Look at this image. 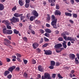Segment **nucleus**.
<instances>
[{"mask_svg": "<svg viewBox=\"0 0 79 79\" xmlns=\"http://www.w3.org/2000/svg\"><path fill=\"white\" fill-rule=\"evenodd\" d=\"M3 34L10 35L13 34V31L11 30H6V29L4 28L3 30Z\"/></svg>", "mask_w": 79, "mask_h": 79, "instance_id": "f257e3e1", "label": "nucleus"}, {"mask_svg": "<svg viewBox=\"0 0 79 79\" xmlns=\"http://www.w3.org/2000/svg\"><path fill=\"white\" fill-rule=\"evenodd\" d=\"M10 21L14 23H16L17 22H19V19L18 18H16L15 17H13L12 19H10Z\"/></svg>", "mask_w": 79, "mask_h": 79, "instance_id": "f03ea898", "label": "nucleus"}, {"mask_svg": "<svg viewBox=\"0 0 79 79\" xmlns=\"http://www.w3.org/2000/svg\"><path fill=\"white\" fill-rule=\"evenodd\" d=\"M44 54L46 55H50L52 54V51L50 50H44Z\"/></svg>", "mask_w": 79, "mask_h": 79, "instance_id": "7ed1b4c3", "label": "nucleus"}, {"mask_svg": "<svg viewBox=\"0 0 79 79\" xmlns=\"http://www.w3.org/2000/svg\"><path fill=\"white\" fill-rule=\"evenodd\" d=\"M68 40L71 41V43H72V44H74V41H76V39L73 38L72 37H68Z\"/></svg>", "mask_w": 79, "mask_h": 79, "instance_id": "20e7f679", "label": "nucleus"}, {"mask_svg": "<svg viewBox=\"0 0 79 79\" xmlns=\"http://www.w3.org/2000/svg\"><path fill=\"white\" fill-rule=\"evenodd\" d=\"M39 46V44L36 42L32 44L33 48L34 49H36L37 48H38Z\"/></svg>", "mask_w": 79, "mask_h": 79, "instance_id": "39448f33", "label": "nucleus"}, {"mask_svg": "<svg viewBox=\"0 0 79 79\" xmlns=\"http://www.w3.org/2000/svg\"><path fill=\"white\" fill-rule=\"evenodd\" d=\"M57 22V19H56L54 20H52L51 22V25L52 26H56V23Z\"/></svg>", "mask_w": 79, "mask_h": 79, "instance_id": "423d86ee", "label": "nucleus"}, {"mask_svg": "<svg viewBox=\"0 0 79 79\" xmlns=\"http://www.w3.org/2000/svg\"><path fill=\"white\" fill-rule=\"evenodd\" d=\"M32 14L35 16L36 17H38L39 16V14L37 13V12L35 10H34L32 11Z\"/></svg>", "mask_w": 79, "mask_h": 79, "instance_id": "0eeeda50", "label": "nucleus"}, {"mask_svg": "<svg viewBox=\"0 0 79 79\" xmlns=\"http://www.w3.org/2000/svg\"><path fill=\"white\" fill-rule=\"evenodd\" d=\"M15 68H16V66H13L9 68L8 70L9 71H10L11 73H12V71H13V70H14Z\"/></svg>", "mask_w": 79, "mask_h": 79, "instance_id": "6e6552de", "label": "nucleus"}, {"mask_svg": "<svg viewBox=\"0 0 79 79\" xmlns=\"http://www.w3.org/2000/svg\"><path fill=\"white\" fill-rule=\"evenodd\" d=\"M2 23H4L6 25V26H7V25H10V24H11V23H10V22H9V21L8 20H3L2 22Z\"/></svg>", "mask_w": 79, "mask_h": 79, "instance_id": "1a4fd4ad", "label": "nucleus"}, {"mask_svg": "<svg viewBox=\"0 0 79 79\" xmlns=\"http://www.w3.org/2000/svg\"><path fill=\"white\" fill-rule=\"evenodd\" d=\"M4 40L5 41L4 42V45H6V44H5V43H6V44H7L8 45L9 44H10L11 41H10V40H8L6 39H4Z\"/></svg>", "mask_w": 79, "mask_h": 79, "instance_id": "9d476101", "label": "nucleus"}, {"mask_svg": "<svg viewBox=\"0 0 79 79\" xmlns=\"http://www.w3.org/2000/svg\"><path fill=\"white\" fill-rule=\"evenodd\" d=\"M62 47V44H56L54 46L55 48L57 49L58 48H60V47Z\"/></svg>", "mask_w": 79, "mask_h": 79, "instance_id": "9b49d317", "label": "nucleus"}, {"mask_svg": "<svg viewBox=\"0 0 79 79\" xmlns=\"http://www.w3.org/2000/svg\"><path fill=\"white\" fill-rule=\"evenodd\" d=\"M44 76L46 79L50 78V75L48 73H45L44 74Z\"/></svg>", "mask_w": 79, "mask_h": 79, "instance_id": "f8f14e48", "label": "nucleus"}, {"mask_svg": "<svg viewBox=\"0 0 79 79\" xmlns=\"http://www.w3.org/2000/svg\"><path fill=\"white\" fill-rule=\"evenodd\" d=\"M38 69L39 71L41 72H44V68H43L42 66L40 65L38 66Z\"/></svg>", "mask_w": 79, "mask_h": 79, "instance_id": "ddd939ff", "label": "nucleus"}, {"mask_svg": "<svg viewBox=\"0 0 79 79\" xmlns=\"http://www.w3.org/2000/svg\"><path fill=\"white\" fill-rule=\"evenodd\" d=\"M55 15H57L59 16H61V12L58 10H56L55 12Z\"/></svg>", "mask_w": 79, "mask_h": 79, "instance_id": "4468645a", "label": "nucleus"}, {"mask_svg": "<svg viewBox=\"0 0 79 79\" xmlns=\"http://www.w3.org/2000/svg\"><path fill=\"white\" fill-rule=\"evenodd\" d=\"M56 2V0H52V2L50 3H51L50 4L51 6H55V2Z\"/></svg>", "mask_w": 79, "mask_h": 79, "instance_id": "2eb2a0df", "label": "nucleus"}, {"mask_svg": "<svg viewBox=\"0 0 79 79\" xmlns=\"http://www.w3.org/2000/svg\"><path fill=\"white\" fill-rule=\"evenodd\" d=\"M22 15V14H19L18 13H16L14 15V16L17 17H20V16H21Z\"/></svg>", "mask_w": 79, "mask_h": 79, "instance_id": "dca6fc26", "label": "nucleus"}, {"mask_svg": "<svg viewBox=\"0 0 79 79\" xmlns=\"http://www.w3.org/2000/svg\"><path fill=\"white\" fill-rule=\"evenodd\" d=\"M65 16H69V17H71L72 16V14L69 13L65 12Z\"/></svg>", "mask_w": 79, "mask_h": 79, "instance_id": "f3484780", "label": "nucleus"}, {"mask_svg": "<svg viewBox=\"0 0 79 79\" xmlns=\"http://www.w3.org/2000/svg\"><path fill=\"white\" fill-rule=\"evenodd\" d=\"M4 9V6L2 4L0 3V10L2 11Z\"/></svg>", "mask_w": 79, "mask_h": 79, "instance_id": "a211bd4d", "label": "nucleus"}, {"mask_svg": "<svg viewBox=\"0 0 79 79\" xmlns=\"http://www.w3.org/2000/svg\"><path fill=\"white\" fill-rule=\"evenodd\" d=\"M9 74H10V71L8 70H6L5 72L4 73V75L5 76H7Z\"/></svg>", "mask_w": 79, "mask_h": 79, "instance_id": "6ab92c4d", "label": "nucleus"}, {"mask_svg": "<svg viewBox=\"0 0 79 79\" xmlns=\"http://www.w3.org/2000/svg\"><path fill=\"white\" fill-rule=\"evenodd\" d=\"M45 31L46 32H48V33H51V32H52L51 30L48 29H46L45 30Z\"/></svg>", "mask_w": 79, "mask_h": 79, "instance_id": "aec40b11", "label": "nucleus"}, {"mask_svg": "<svg viewBox=\"0 0 79 79\" xmlns=\"http://www.w3.org/2000/svg\"><path fill=\"white\" fill-rule=\"evenodd\" d=\"M50 15L49 14H47V21H50V20L51 18Z\"/></svg>", "mask_w": 79, "mask_h": 79, "instance_id": "412c9836", "label": "nucleus"}, {"mask_svg": "<svg viewBox=\"0 0 79 79\" xmlns=\"http://www.w3.org/2000/svg\"><path fill=\"white\" fill-rule=\"evenodd\" d=\"M19 3L21 6H23V1L22 0H19Z\"/></svg>", "mask_w": 79, "mask_h": 79, "instance_id": "4be33fe9", "label": "nucleus"}, {"mask_svg": "<svg viewBox=\"0 0 79 79\" xmlns=\"http://www.w3.org/2000/svg\"><path fill=\"white\" fill-rule=\"evenodd\" d=\"M75 62L76 63V64H79V60H77V58L76 57L75 59Z\"/></svg>", "mask_w": 79, "mask_h": 79, "instance_id": "5701e85b", "label": "nucleus"}, {"mask_svg": "<svg viewBox=\"0 0 79 79\" xmlns=\"http://www.w3.org/2000/svg\"><path fill=\"white\" fill-rule=\"evenodd\" d=\"M51 65L52 66H55V62L53 60L51 61Z\"/></svg>", "mask_w": 79, "mask_h": 79, "instance_id": "b1692460", "label": "nucleus"}, {"mask_svg": "<svg viewBox=\"0 0 79 79\" xmlns=\"http://www.w3.org/2000/svg\"><path fill=\"white\" fill-rule=\"evenodd\" d=\"M14 32L15 34H19V31H18L16 29H15L14 30Z\"/></svg>", "mask_w": 79, "mask_h": 79, "instance_id": "393cba45", "label": "nucleus"}, {"mask_svg": "<svg viewBox=\"0 0 79 79\" xmlns=\"http://www.w3.org/2000/svg\"><path fill=\"white\" fill-rule=\"evenodd\" d=\"M40 44H42L43 43V42H44V39H43V38H41L40 39Z\"/></svg>", "mask_w": 79, "mask_h": 79, "instance_id": "a878e982", "label": "nucleus"}, {"mask_svg": "<svg viewBox=\"0 0 79 79\" xmlns=\"http://www.w3.org/2000/svg\"><path fill=\"white\" fill-rule=\"evenodd\" d=\"M23 40L25 42H27V38L26 37H24L23 38Z\"/></svg>", "mask_w": 79, "mask_h": 79, "instance_id": "bb28decb", "label": "nucleus"}, {"mask_svg": "<svg viewBox=\"0 0 79 79\" xmlns=\"http://www.w3.org/2000/svg\"><path fill=\"white\" fill-rule=\"evenodd\" d=\"M70 56L71 57H72V59H74L75 58V55L73 54H70Z\"/></svg>", "mask_w": 79, "mask_h": 79, "instance_id": "cd10ccee", "label": "nucleus"}, {"mask_svg": "<svg viewBox=\"0 0 79 79\" xmlns=\"http://www.w3.org/2000/svg\"><path fill=\"white\" fill-rule=\"evenodd\" d=\"M62 44L64 48H66L67 47V46L66 45V43H62Z\"/></svg>", "mask_w": 79, "mask_h": 79, "instance_id": "c85d7f7f", "label": "nucleus"}, {"mask_svg": "<svg viewBox=\"0 0 79 79\" xmlns=\"http://www.w3.org/2000/svg\"><path fill=\"white\" fill-rule=\"evenodd\" d=\"M5 44H6V46H7V47H10V48H13V47H12V46L10 44H6V43H5Z\"/></svg>", "mask_w": 79, "mask_h": 79, "instance_id": "c756f323", "label": "nucleus"}, {"mask_svg": "<svg viewBox=\"0 0 79 79\" xmlns=\"http://www.w3.org/2000/svg\"><path fill=\"white\" fill-rule=\"evenodd\" d=\"M44 35L47 37H50V34L49 33H46L44 34Z\"/></svg>", "mask_w": 79, "mask_h": 79, "instance_id": "7c9ffc66", "label": "nucleus"}, {"mask_svg": "<svg viewBox=\"0 0 79 79\" xmlns=\"http://www.w3.org/2000/svg\"><path fill=\"white\" fill-rule=\"evenodd\" d=\"M73 18H77V15L76 14H73Z\"/></svg>", "mask_w": 79, "mask_h": 79, "instance_id": "2f4dec72", "label": "nucleus"}, {"mask_svg": "<svg viewBox=\"0 0 79 79\" xmlns=\"http://www.w3.org/2000/svg\"><path fill=\"white\" fill-rule=\"evenodd\" d=\"M16 71H19L20 70V68L19 67H17L15 69Z\"/></svg>", "mask_w": 79, "mask_h": 79, "instance_id": "473e14b6", "label": "nucleus"}, {"mask_svg": "<svg viewBox=\"0 0 79 79\" xmlns=\"http://www.w3.org/2000/svg\"><path fill=\"white\" fill-rule=\"evenodd\" d=\"M49 68L50 69H54V66L51 65L49 67Z\"/></svg>", "mask_w": 79, "mask_h": 79, "instance_id": "72a5a7b5", "label": "nucleus"}, {"mask_svg": "<svg viewBox=\"0 0 79 79\" xmlns=\"http://www.w3.org/2000/svg\"><path fill=\"white\" fill-rule=\"evenodd\" d=\"M52 21L55 20L56 19H55V16L53 15H52L51 17Z\"/></svg>", "mask_w": 79, "mask_h": 79, "instance_id": "f704fd0d", "label": "nucleus"}, {"mask_svg": "<svg viewBox=\"0 0 79 79\" xmlns=\"http://www.w3.org/2000/svg\"><path fill=\"white\" fill-rule=\"evenodd\" d=\"M16 6H15L12 9V10L13 11H15V10H16Z\"/></svg>", "mask_w": 79, "mask_h": 79, "instance_id": "c9c22d12", "label": "nucleus"}, {"mask_svg": "<svg viewBox=\"0 0 79 79\" xmlns=\"http://www.w3.org/2000/svg\"><path fill=\"white\" fill-rule=\"evenodd\" d=\"M58 40L59 41H63V38L62 37H60L58 38Z\"/></svg>", "mask_w": 79, "mask_h": 79, "instance_id": "e433bc0d", "label": "nucleus"}, {"mask_svg": "<svg viewBox=\"0 0 79 79\" xmlns=\"http://www.w3.org/2000/svg\"><path fill=\"white\" fill-rule=\"evenodd\" d=\"M7 77L8 79H11L12 77V75L11 74H9L7 76Z\"/></svg>", "mask_w": 79, "mask_h": 79, "instance_id": "4c0bfd02", "label": "nucleus"}, {"mask_svg": "<svg viewBox=\"0 0 79 79\" xmlns=\"http://www.w3.org/2000/svg\"><path fill=\"white\" fill-rule=\"evenodd\" d=\"M31 31V32L33 35H35V32L33 30H30Z\"/></svg>", "mask_w": 79, "mask_h": 79, "instance_id": "58836bf2", "label": "nucleus"}, {"mask_svg": "<svg viewBox=\"0 0 79 79\" xmlns=\"http://www.w3.org/2000/svg\"><path fill=\"white\" fill-rule=\"evenodd\" d=\"M37 51H38V53H40V52H41V49L39 48H38L36 49Z\"/></svg>", "mask_w": 79, "mask_h": 79, "instance_id": "ea45409f", "label": "nucleus"}, {"mask_svg": "<svg viewBox=\"0 0 79 79\" xmlns=\"http://www.w3.org/2000/svg\"><path fill=\"white\" fill-rule=\"evenodd\" d=\"M16 55L17 56H18H18L20 57H21V54H19V53H17Z\"/></svg>", "mask_w": 79, "mask_h": 79, "instance_id": "a19ab883", "label": "nucleus"}, {"mask_svg": "<svg viewBox=\"0 0 79 79\" xmlns=\"http://www.w3.org/2000/svg\"><path fill=\"white\" fill-rule=\"evenodd\" d=\"M56 8L57 10H59V9H60V6H59V5H58V4H57L56 5Z\"/></svg>", "mask_w": 79, "mask_h": 79, "instance_id": "79ce46f5", "label": "nucleus"}, {"mask_svg": "<svg viewBox=\"0 0 79 79\" xmlns=\"http://www.w3.org/2000/svg\"><path fill=\"white\" fill-rule=\"evenodd\" d=\"M6 26L7 29H11V26L7 25H6Z\"/></svg>", "mask_w": 79, "mask_h": 79, "instance_id": "37998d69", "label": "nucleus"}, {"mask_svg": "<svg viewBox=\"0 0 79 79\" xmlns=\"http://www.w3.org/2000/svg\"><path fill=\"white\" fill-rule=\"evenodd\" d=\"M60 64H61L59 62H56V66H60Z\"/></svg>", "mask_w": 79, "mask_h": 79, "instance_id": "c03bdc74", "label": "nucleus"}, {"mask_svg": "<svg viewBox=\"0 0 79 79\" xmlns=\"http://www.w3.org/2000/svg\"><path fill=\"white\" fill-rule=\"evenodd\" d=\"M58 76L59 78H61V79L63 78V77H62V76H61L60 74V73L58 74Z\"/></svg>", "mask_w": 79, "mask_h": 79, "instance_id": "a18cd8bd", "label": "nucleus"}, {"mask_svg": "<svg viewBox=\"0 0 79 79\" xmlns=\"http://www.w3.org/2000/svg\"><path fill=\"white\" fill-rule=\"evenodd\" d=\"M25 6L26 8H28V7H29V4H27V3H26L25 5Z\"/></svg>", "mask_w": 79, "mask_h": 79, "instance_id": "49530a36", "label": "nucleus"}, {"mask_svg": "<svg viewBox=\"0 0 79 79\" xmlns=\"http://www.w3.org/2000/svg\"><path fill=\"white\" fill-rule=\"evenodd\" d=\"M32 64H35L36 63V61L35 60H34V59L32 61Z\"/></svg>", "mask_w": 79, "mask_h": 79, "instance_id": "de8ad7c7", "label": "nucleus"}, {"mask_svg": "<svg viewBox=\"0 0 79 79\" xmlns=\"http://www.w3.org/2000/svg\"><path fill=\"white\" fill-rule=\"evenodd\" d=\"M32 25H30L29 26V30H30V31H31V30H32Z\"/></svg>", "mask_w": 79, "mask_h": 79, "instance_id": "09e8293b", "label": "nucleus"}, {"mask_svg": "<svg viewBox=\"0 0 79 79\" xmlns=\"http://www.w3.org/2000/svg\"><path fill=\"white\" fill-rule=\"evenodd\" d=\"M23 76L24 77H27V73H24L23 74Z\"/></svg>", "mask_w": 79, "mask_h": 79, "instance_id": "8fccbe9b", "label": "nucleus"}, {"mask_svg": "<svg viewBox=\"0 0 79 79\" xmlns=\"http://www.w3.org/2000/svg\"><path fill=\"white\" fill-rule=\"evenodd\" d=\"M64 34H66V35H69V33H68V31H64Z\"/></svg>", "mask_w": 79, "mask_h": 79, "instance_id": "3c124183", "label": "nucleus"}, {"mask_svg": "<svg viewBox=\"0 0 79 79\" xmlns=\"http://www.w3.org/2000/svg\"><path fill=\"white\" fill-rule=\"evenodd\" d=\"M44 39L45 42H48V41L49 40L48 39L45 37H44Z\"/></svg>", "mask_w": 79, "mask_h": 79, "instance_id": "603ef678", "label": "nucleus"}, {"mask_svg": "<svg viewBox=\"0 0 79 79\" xmlns=\"http://www.w3.org/2000/svg\"><path fill=\"white\" fill-rule=\"evenodd\" d=\"M48 45V44L46 43L43 45V47H46Z\"/></svg>", "mask_w": 79, "mask_h": 79, "instance_id": "864d4df0", "label": "nucleus"}, {"mask_svg": "<svg viewBox=\"0 0 79 79\" xmlns=\"http://www.w3.org/2000/svg\"><path fill=\"white\" fill-rule=\"evenodd\" d=\"M30 20L31 21H32L34 20V17L32 16H31L30 18Z\"/></svg>", "mask_w": 79, "mask_h": 79, "instance_id": "5fc2aeb1", "label": "nucleus"}, {"mask_svg": "<svg viewBox=\"0 0 79 79\" xmlns=\"http://www.w3.org/2000/svg\"><path fill=\"white\" fill-rule=\"evenodd\" d=\"M40 32L41 33V34H44V30L41 29L40 30Z\"/></svg>", "mask_w": 79, "mask_h": 79, "instance_id": "6e6d98bb", "label": "nucleus"}, {"mask_svg": "<svg viewBox=\"0 0 79 79\" xmlns=\"http://www.w3.org/2000/svg\"><path fill=\"white\" fill-rule=\"evenodd\" d=\"M24 63L25 64H27V60H23Z\"/></svg>", "mask_w": 79, "mask_h": 79, "instance_id": "4d7b16f0", "label": "nucleus"}, {"mask_svg": "<svg viewBox=\"0 0 79 79\" xmlns=\"http://www.w3.org/2000/svg\"><path fill=\"white\" fill-rule=\"evenodd\" d=\"M70 2L72 5H73L74 3V0H70Z\"/></svg>", "mask_w": 79, "mask_h": 79, "instance_id": "13d9d810", "label": "nucleus"}, {"mask_svg": "<svg viewBox=\"0 0 79 79\" xmlns=\"http://www.w3.org/2000/svg\"><path fill=\"white\" fill-rule=\"evenodd\" d=\"M55 77H56V74H52V77L55 79Z\"/></svg>", "mask_w": 79, "mask_h": 79, "instance_id": "bf43d9fd", "label": "nucleus"}, {"mask_svg": "<svg viewBox=\"0 0 79 79\" xmlns=\"http://www.w3.org/2000/svg\"><path fill=\"white\" fill-rule=\"evenodd\" d=\"M6 60H7V62H10V61H11V59H10V58H7L6 59Z\"/></svg>", "mask_w": 79, "mask_h": 79, "instance_id": "052dcab7", "label": "nucleus"}, {"mask_svg": "<svg viewBox=\"0 0 79 79\" xmlns=\"http://www.w3.org/2000/svg\"><path fill=\"white\" fill-rule=\"evenodd\" d=\"M63 37L65 40H68V38H67V36H64Z\"/></svg>", "mask_w": 79, "mask_h": 79, "instance_id": "680f3d73", "label": "nucleus"}, {"mask_svg": "<svg viewBox=\"0 0 79 79\" xmlns=\"http://www.w3.org/2000/svg\"><path fill=\"white\" fill-rule=\"evenodd\" d=\"M30 2H31V1L30 0H26V3H30Z\"/></svg>", "mask_w": 79, "mask_h": 79, "instance_id": "e2e57ef3", "label": "nucleus"}, {"mask_svg": "<svg viewBox=\"0 0 79 79\" xmlns=\"http://www.w3.org/2000/svg\"><path fill=\"white\" fill-rule=\"evenodd\" d=\"M16 58L19 62H21V59H20L19 58L17 57Z\"/></svg>", "mask_w": 79, "mask_h": 79, "instance_id": "0e129e2a", "label": "nucleus"}, {"mask_svg": "<svg viewBox=\"0 0 79 79\" xmlns=\"http://www.w3.org/2000/svg\"><path fill=\"white\" fill-rule=\"evenodd\" d=\"M46 27H50V25L48 23H46Z\"/></svg>", "mask_w": 79, "mask_h": 79, "instance_id": "69168bd1", "label": "nucleus"}, {"mask_svg": "<svg viewBox=\"0 0 79 79\" xmlns=\"http://www.w3.org/2000/svg\"><path fill=\"white\" fill-rule=\"evenodd\" d=\"M47 79L44 75H43L41 77V79Z\"/></svg>", "mask_w": 79, "mask_h": 79, "instance_id": "338daca9", "label": "nucleus"}, {"mask_svg": "<svg viewBox=\"0 0 79 79\" xmlns=\"http://www.w3.org/2000/svg\"><path fill=\"white\" fill-rule=\"evenodd\" d=\"M20 19L21 20H23V19H24V17L23 16H21Z\"/></svg>", "mask_w": 79, "mask_h": 79, "instance_id": "774afa93", "label": "nucleus"}]
</instances>
